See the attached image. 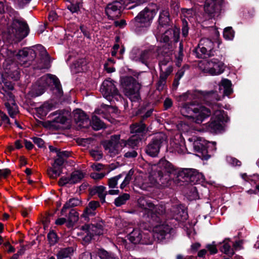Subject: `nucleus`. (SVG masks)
I'll use <instances>...</instances> for the list:
<instances>
[{"instance_id": "nucleus-1", "label": "nucleus", "mask_w": 259, "mask_h": 259, "mask_svg": "<svg viewBox=\"0 0 259 259\" xmlns=\"http://www.w3.org/2000/svg\"><path fill=\"white\" fill-rule=\"evenodd\" d=\"M196 99L203 101L208 105H213L216 101L221 100V97L218 95L216 91L194 90H188L177 97L178 101L182 102L180 105L183 115L196 123L200 124L211 115V112L210 109L198 104H196L194 102H186L188 100Z\"/></svg>"}, {"instance_id": "nucleus-2", "label": "nucleus", "mask_w": 259, "mask_h": 259, "mask_svg": "<svg viewBox=\"0 0 259 259\" xmlns=\"http://www.w3.org/2000/svg\"><path fill=\"white\" fill-rule=\"evenodd\" d=\"M149 208H145L142 212V217L146 222L154 228L155 239L162 240L169 232V226L162 223L163 211L158 209L152 203H148Z\"/></svg>"}, {"instance_id": "nucleus-3", "label": "nucleus", "mask_w": 259, "mask_h": 259, "mask_svg": "<svg viewBox=\"0 0 259 259\" xmlns=\"http://www.w3.org/2000/svg\"><path fill=\"white\" fill-rule=\"evenodd\" d=\"M54 85L58 96L61 97L63 94L62 85L59 78L55 75L48 74L40 77L31 87L28 95L32 98H35L42 95L48 88Z\"/></svg>"}, {"instance_id": "nucleus-4", "label": "nucleus", "mask_w": 259, "mask_h": 259, "mask_svg": "<svg viewBox=\"0 0 259 259\" xmlns=\"http://www.w3.org/2000/svg\"><path fill=\"white\" fill-rule=\"evenodd\" d=\"M155 166L156 181L164 187H169L175 179L177 167L165 158H161Z\"/></svg>"}, {"instance_id": "nucleus-5", "label": "nucleus", "mask_w": 259, "mask_h": 259, "mask_svg": "<svg viewBox=\"0 0 259 259\" xmlns=\"http://www.w3.org/2000/svg\"><path fill=\"white\" fill-rule=\"evenodd\" d=\"M105 221L99 217L92 220L90 224H85L81 226L80 230L83 232L82 240L86 243H89L92 240L95 239L97 236L103 234Z\"/></svg>"}, {"instance_id": "nucleus-6", "label": "nucleus", "mask_w": 259, "mask_h": 259, "mask_svg": "<svg viewBox=\"0 0 259 259\" xmlns=\"http://www.w3.org/2000/svg\"><path fill=\"white\" fill-rule=\"evenodd\" d=\"M120 85L124 95L132 102H138L141 100L140 90L141 84L132 76H126L121 78Z\"/></svg>"}, {"instance_id": "nucleus-7", "label": "nucleus", "mask_w": 259, "mask_h": 259, "mask_svg": "<svg viewBox=\"0 0 259 259\" xmlns=\"http://www.w3.org/2000/svg\"><path fill=\"white\" fill-rule=\"evenodd\" d=\"M229 120L226 112L223 110H215L210 121L205 124V129L211 133H222L225 131V123Z\"/></svg>"}, {"instance_id": "nucleus-8", "label": "nucleus", "mask_w": 259, "mask_h": 259, "mask_svg": "<svg viewBox=\"0 0 259 259\" xmlns=\"http://www.w3.org/2000/svg\"><path fill=\"white\" fill-rule=\"evenodd\" d=\"M154 8L146 7L136 17L132 19L130 24L136 27H147L152 22L158 10V6L154 4Z\"/></svg>"}, {"instance_id": "nucleus-9", "label": "nucleus", "mask_w": 259, "mask_h": 259, "mask_svg": "<svg viewBox=\"0 0 259 259\" xmlns=\"http://www.w3.org/2000/svg\"><path fill=\"white\" fill-rule=\"evenodd\" d=\"M130 242L134 244L149 245L155 240L154 233L148 230L142 231L135 229L127 236Z\"/></svg>"}, {"instance_id": "nucleus-10", "label": "nucleus", "mask_w": 259, "mask_h": 259, "mask_svg": "<svg viewBox=\"0 0 259 259\" xmlns=\"http://www.w3.org/2000/svg\"><path fill=\"white\" fill-rule=\"evenodd\" d=\"M216 142H209L205 139L199 138L193 143L194 151L197 152V155L202 160H208L210 157L208 153L216 150Z\"/></svg>"}, {"instance_id": "nucleus-11", "label": "nucleus", "mask_w": 259, "mask_h": 259, "mask_svg": "<svg viewBox=\"0 0 259 259\" xmlns=\"http://www.w3.org/2000/svg\"><path fill=\"white\" fill-rule=\"evenodd\" d=\"M175 179L179 181L186 182L195 184L199 183L203 176L196 169L193 168H177Z\"/></svg>"}, {"instance_id": "nucleus-12", "label": "nucleus", "mask_w": 259, "mask_h": 259, "mask_svg": "<svg viewBox=\"0 0 259 259\" xmlns=\"http://www.w3.org/2000/svg\"><path fill=\"white\" fill-rule=\"evenodd\" d=\"M167 141L166 135L163 133H159L152 138L144 151L149 156L157 157L159 153L160 149L163 145L166 144Z\"/></svg>"}, {"instance_id": "nucleus-13", "label": "nucleus", "mask_w": 259, "mask_h": 259, "mask_svg": "<svg viewBox=\"0 0 259 259\" xmlns=\"http://www.w3.org/2000/svg\"><path fill=\"white\" fill-rule=\"evenodd\" d=\"M124 0L115 1L108 4L105 8V13L109 20H114L120 18L121 16Z\"/></svg>"}, {"instance_id": "nucleus-14", "label": "nucleus", "mask_w": 259, "mask_h": 259, "mask_svg": "<svg viewBox=\"0 0 259 259\" xmlns=\"http://www.w3.org/2000/svg\"><path fill=\"white\" fill-rule=\"evenodd\" d=\"M167 29L163 33L161 36L160 41L163 42L162 47V48H167L168 49H172V41L171 39H173V41L175 42L179 41L180 38V30L176 27L172 28L168 27Z\"/></svg>"}, {"instance_id": "nucleus-15", "label": "nucleus", "mask_w": 259, "mask_h": 259, "mask_svg": "<svg viewBox=\"0 0 259 259\" xmlns=\"http://www.w3.org/2000/svg\"><path fill=\"white\" fill-rule=\"evenodd\" d=\"M11 27L13 32L15 33L16 36L20 39H23L29 34L28 25L26 22L21 18L13 19Z\"/></svg>"}, {"instance_id": "nucleus-16", "label": "nucleus", "mask_w": 259, "mask_h": 259, "mask_svg": "<svg viewBox=\"0 0 259 259\" xmlns=\"http://www.w3.org/2000/svg\"><path fill=\"white\" fill-rule=\"evenodd\" d=\"M224 0H205L204 10L210 17L219 14L221 10Z\"/></svg>"}, {"instance_id": "nucleus-17", "label": "nucleus", "mask_w": 259, "mask_h": 259, "mask_svg": "<svg viewBox=\"0 0 259 259\" xmlns=\"http://www.w3.org/2000/svg\"><path fill=\"white\" fill-rule=\"evenodd\" d=\"M115 81L110 78L104 80L101 87V90L106 98H113L119 96V92L114 84Z\"/></svg>"}, {"instance_id": "nucleus-18", "label": "nucleus", "mask_w": 259, "mask_h": 259, "mask_svg": "<svg viewBox=\"0 0 259 259\" xmlns=\"http://www.w3.org/2000/svg\"><path fill=\"white\" fill-rule=\"evenodd\" d=\"M157 22L158 23L157 28L160 31L162 28L172 27L173 23L168 9H163L160 11Z\"/></svg>"}, {"instance_id": "nucleus-19", "label": "nucleus", "mask_w": 259, "mask_h": 259, "mask_svg": "<svg viewBox=\"0 0 259 259\" xmlns=\"http://www.w3.org/2000/svg\"><path fill=\"white\" fill-rule=\"evenodd\" d=\"M207 64L209 67L208 72L212 75H217L222 74L225 70V64L218 59H208Z\"/></svg>"}, {"instance_id": "nucleus-20", "label": "nucleus", "mask_w": 259, "mask_h": 259, "mask_svg": "<svg viewBox=\"0 0 259 259\" xmlns=\"http://www.w3.org/2000/svg\"><path fill=\"white\" fill-rule=\"evenodd\" d=\"M155 54V50L153 47L142 50L140 54V63L150 68V63L154 59Z\"/></svg>"}, {"instance_id": "nucleus-21", "label": "nucleus", "mask_w": 259, "mask_h": 259, "mask_svg": "<svg viewBox=\"0 0 259 259\" xmlns=\"http://www.w3.org/2000/svg\"><path fill=\"white\" fill-rule=\"evenodd\" d=\"M172 49H168V48H162V51L159 56V63L158 65L159 69L162 68V66H166L167 64L172 61Z\"/></svg>"}, {"instance_id": "nucleus-22", "label": "nucleus", "mask_w": 259, "mask_h": 259, "mask_svg": "<svg viewBox=\"0 0 259 259\" xmlns=\"http://www.w3.org/2000/svg\"><path fill=\"white\" fill-rule=\"evenodd\" d=\"M73 119L76 123L79 126L85 127V124L89 121V118L86 113L80 109H77L73 112Z\"/></svg>"}, {"instance_id": "nucleus-23", "label": "nucleus", "mask_w": 259, "mask_h": 259, "mask_svg": "<svg viewBox=\"0 0 259 259\" xmlns=\"http://www.w3.org/2000/svg\"><path fill=\"white\" fill-rule=\"evenodd\" d=\"M131 132L135 134V136L141 137L142 139L146 136L148 132L146 123H141L139 122H135L131 125Z\"/></svg>"}, {"instance_id": "nucleus-24", "label": "nucleus", "mask_w": 259, "mask_h": 259, "mask_svg": "<svg viewBox=\"0 0 259 259\" xmlns=\"http://www.w3.org/2000/svg\"><path fill=\"white\" fill-rule=\"evenodd\" d=\"M175 219L177 221L187 220L188 218L187 210L182 204L176 205L172 208Z\"/></svg>"}, {"instance_id": "nucleus-25", "label": "nucleus", "mask_w": 259, "mask_h": 259, "mask_svg": "<svg viewBox=\"0 0 259 259\" xmlns=\"http://www.w3.org/2000/svg\"><path fill=\"white\" fill-rule=\"evenodd\" d=\"M232 85V84L230 80L228 79H222L221 84L219 85V89L223 97L225 96L229 97L233 93Z\"/></svg>"}, {"instance_id": "nucleus-26", "label": "nucleus", "mask_w": 259, "mask_h": 259, "mask_svg": "<svg viewBox=\"0 0 259 259\" xmlns=\"http://www.w3.org/2000/svg\"><path fill=\"white\" fill-rule=\"evenodd\" d=\"M193 52L196 54L197 58L199 59L207 58L213 56L212 53L209 52L208 48H206V47L200 45L199 43L198 45V47L195 48Z\"/></svg>"}, {"instance_id": "nucleus-27", "label": "nucleus", "mask_w": 259, "mask_h": 259, "mask_svg": "<svg viewBox=\"0 0 259 259\" xmlns=\"http://www.w3.org/2000/svg\"><path fill=\"white\" fill-rule=\"evenodd\" d=\"M81 200L79 199L78 198L73 197L70 198L64 204L61 210V214L62 215H64L67 209L77 206H79L81 204Z\"/></svg>"}, {"instance_id": "nucleus-28", "label": "nucleus", "mask_w": 259, "mask_h": 259, "mask_svg": "<svg viewBox=\"0 0 259 259\" xmlns=\"http://www.w3.org/2000/svg\"><path fill=\"white\" fill-rule=\"evenodd\" d=\"M96 255L100 259H120L118 256L111 251H108L103 248L96 250Z\"/></svg>"}, {"instance_id": "nucleus-29", "label": "nucleus", "mask_w": 259, "mask_h": 259, "mask_svg": "<svg viewBox=\"0 0 259 259\" xmlns=\"http://www.w3.org/2000/svg\"><path fill=\"white\" fill-rule=\"evenodd\" d=\"M53 108V106L52 104L44 103L36 109L37 117L41 119H44V117H46L49 112L52 110Z\"/></svg>"}, {"instance_id": "nucleus-30", "label": "nucleus", "mask_w": 259, "mask_h": 259, "mask_svg": "<svg viewBox=\"0 0 259 259\" xmlns=\"http://www.w3.org/2000/svg\"><path fill=\"white\" fill-rule=\"evenodd\" d=\"M89 122L92 128L96 131L105 129L106 127L105 123L96 115L93 116L92 120H89Z\"/></svg>"}, {"instance_id": "nucleus-31", "label": "nucleus", "mask_w": 259, "mask_h": 259, "mask_svg": "<svg viewBox=\"0 0 259 259\" xmlns=\"http://www.w3.org/2000/svg\"><path fill=\"white\" fill-rule=\"evenodd\" d=\"M73 252V249L72 247L61 248L56 254L57 259H65L70 257Z\"/></svg>"}, {"instance_id": "nucleus-32", "label": "nucleus", "mask_w": 259, "mask_h": 259, "mask_svg": "<svg viewBox=\"0 0 259 259\" xmlns=\"http://www.w3.org/2000/svg\"><path fill=\"white\" fill-rule=\"evenodd\" d=\"M84 178V174L80 170H74L70 176L71 185H74L79 183Z\"/></svg>"}, {"instance_id": "nucleus-33", "label": "nucleus", "mask_w": 259, "mask_h": 259, "mask_svg": "<svg viewBox=\"0 0 259 259\" xmlns=\"http://www.w3.org/2000/svg\"><path fill=\"white\" fill-rule=\"evenodd\" d=\"M63 171V168L61 167H58L57 168L49 167L47 169L48 175L50 178L53 179H56L58 177H59Z\"/></svg>"}, {"instance_id": "nucleus-34", "label": "nucleus", "mask_w": 259, "mask_h": 259, "mask_svg": "<svg viewBox=\"0 0 259 259\" xmlns=\"http://www.w3.org/2000/svg\"><path fill=\"white\" fill-rule=\"evenodd\" d=\"M130 198V195L129 194L123 193L115 199L114 204L116 207H120L124 204Z\"/></svg>"}, {"instance_id": "nucleus-35", "label": "nucleus", "mask_w": 259, "mask_h": 259, "mask_svg": "<svg viewBox=\"0 0 259 259\" xmlns=\"http://www.w3.org/2000/svg\"><path fill=\"white\" fill-rule=\"evenodd\" d=\"M125 174V171H123L122 173L109 179L108 180V185L110 188H117L118 181L123 177Z\"/></svg>"}, {"instance_id": "nucleus-36", "label": "nucleus", "mask_w": 259, "mask_h": 259, "mask_svg": "<svg viewBox=\"0 0 259 259\" xmlns=\"http://www.w3.org/2000/svg\"><path fill=\"white\" fill-rule=\"evenodd\" d=\"M134 170L132 168L127 173L125 172V177L120 185V188L121 189H123L125 187H126L130 183L132 179V177L134 174Z\"/></svg>"}, {"instance_id": "nucleus-37", "label": "nucleus", "mask_w": 259, "mask_h": 259, "mask_svg": "<svg viewBox=\"0 0 259 259\" xmlns=\"http://www.w3.org/2000/svg\"><path fill=\"white\" fill-rule=\"evenodd\" d=\"M235 31L231 26L226 27L223 31L224 38L227 40H232L235 36Z\"/></svg>"}, {"instance_id": "nucleus-38", "label": "nucleus", "mask_w": 259, "mask_h": 259, "mask_svg": "<svg viewBox=\"0 0 259 259\" xmlns=\"http://www.w3.org/2000/svg\"><path fill=\"white\" fill-rule=\"evenodd\" d=\"M87 61L84 59L77 60L74 63L75 68L77 72H84L87 69Z\"/></svg>"}, {"instance_id": "nucleus-39", "label": "nucleus", "mask_w": 259, "mask_h": 259, "mask_svg": "<svg viewBox=\"0 0 259 259\" xmlns=\"http://www.w3.org/2000/svg\"><path fill=\"white\" fill-rule=\"evenodd\" d=\"M13 105L14 106H15V107L11 106L9 102L5 103V106L6 108L7 109L10 116L12 118H14L15 117V116L19 111L18 110V107L16 105V103H14Z\"/></svg>"}, {"instance_id": "nucleus-40", "label": "nucleus", "mask_w": 259, "mask_h": 259, "mask_svg": "<svg viewBox=\"0 0 259 259\" xmlns=\"http://www.w3.org/2000/svg\"><path fill=\"white\" fill-rule=\"evenodd\" d=\"M48 240L51 245H54L59 240V237L57 233L53 230L50 231L47 235Z\"/></svg>"}, {"instance_id": "nucleus-41", "label": "nucleus", "mask_w": 259, "mask_h": 259, "mask_svg": "<svg viewBox=\"0 0 259 259\" xmlns=\"http://www.w3.org/2000/svg\"><path fill=\"white\" fill-rule=\"evenodd\" d=\"M96 214L97 212L94 211L87 206L84 208L81 217L84 218V221L89 222L90 220V217H94Z\"/></svg>"}, {"instance_id": "nucleus-42", "label": "nucleus", "mask_w": 259, "mask_h": 259, "mask_svg": "<svg viewBox=\"0 0 259 259\" xmlns=\"http://www.w3.org/2000/svg\"><path fill=\"white\" fill-rule=\"evenodd\" d=\"M142 138L137 136H133L128 139V146L132 148L138 147L139 142L142 140Z\"/></svg>"}, {"instance_id": "nucleus-43", "label": "nucleus", "mask_w": 259, "mask_h": 259, "mask_svg": "<svg viewBox=\"0 0 259 259\" xmlns=\"http://www.w3.org/2000/svg\"><path fill=\"white\" fill-rule=\"evenodd\" d=\"M199 44L200 45H202L208 48L209 52L213 53L214 44L210 39L202 38L200 40Z\"/></svg>"}, {"instance_id": "nucleus-44", "label": "nucleus", "mask_w": 259, "mask_h": 259, "mask_svg": "<svg viewBox=\"0 0 259 259\" xmlns=\"http://www.w3.org/2000/svg\"><path fill=\"white\" fill-rule=\"evenodd\" d=\"M70 4L67 6V9L72 13H78L80 11V7L81 5V3L80 1L77 2V3H69Z\"/></svg>"}, {"instance_id": "nucleus-45", "label": "nucleus", "mask_w": 259, "mask_h": 259, "mask_svg": "<svg viewBox=\"0 0 259 259\" xmlns=\"http://www.w3.org/2000/svg\"><path fill=\"white\" fill-rule=\"evenodd\" d=\"M153 110V108H151L146 111V112L143 113V115L141 114L139 115V120L138 122L141 123H145L147 119L152 115Z\"/></svg>"}, {"instance_id": "nucleus-46", "label": "nucleus", "mask_w": 259, "mask_h": 259, "mask_svg": "<svg viewBox=\"0 0 259 259\" xmlns=\"http://www.w3.org/2000/svg\"><path fill=\"white\" fill-rule=\"evenodd\" d=\"M101 144L105 150H109L110 153L114 152V151L117 149L113 144H112V142L109 140L104 141Z\"/></svg>"}, {"instance_id": "nucleus-47", "label": "nucleus", "mask_w": 259, "mask_h": 259, "mask_svg": "<svg viewBox=\"0 0 259 259\" xmlns=\"http://www.w3.org/2000/svg\"><path fill=\"white\" fill-rule=\"evenodd\" d=\"M150 103L147 102H144L142 104L140 105L138 109L135 112L136 116H139L141 114H143L146 111L147 108L149 106Z\"/></svg>"}, {"instance_id": "nucleus-48", "label": "nucleus", "mask_w": 259, "mask_h": 259, "mask_svg": "<svg viewBox=\"0 0 259 259\" xmlns=\"http://www.w3.org/2000/svg\"><path fill=\"white\" fill-rule=\"evenodd\" d=\"M218 246H220V250L224 253H227L229 250L231 249V245L227 242L222 241L218 243Z\"/></svg>"}, {"instance_id": "nucleus-49", "label": "nucleus", "mask_w": 259, "mask_h": 259, "mask_svg": "<svg viewBox=\"0 0 259 259\" xmlns=\"http://www.w3.org/2000/svg\"><path fill=\"white\" fill-rule=\"evenodd\" d=\"M218 246V244H215V241H213L212 244H206L205 247L209 251L210 254H214L218 252V249L217 246Z\"/></svg>"}, {"instance_id": "nucleus-50", "label": "nucleus", "mask_w": 259, "mask_h": 259, "mask_svg": "<svg viewBox=\"0 0 259 259\" xmlns=\"http://www.w3.org/2000/svg\"><path fill=\"white\" fill-rule=\"evenodd\" d=\"M65 161V159H63L61 157H57L54 158V163L52 164V168H57L58 167H61Z\"/></svg>"}, {"instance_id": "nucleus-51", "label": "nucleus", "mask_w": 259, "mask_h": 259, "mask_svg": "<svg viewBox=\"0 0 259 259\" xmlns=\"http://www.w3.org/2000/svg\"><path fill=\"white\" fill-rule=\"evenodd\" d=\"M71 181L69 177H62L60 178L58 181V185L59 186L63 187L69 184L71 185Z\"/></svg>"}, {"instance_id": "nucleus-52", "label": "nucleus", "mask_w": 259, "mask_h": 259, "mask_svg": "<svg viewBox=\"0 0 259 259\" xmlns=\"http://www.w3.org/2000/svg\"><path fill=\"white\" fill-rule=\"evenodd\" d=\"M38 50L39 51V54L42 58H48L50 56L45 47L41 45H38L37 46Z\"/></svg>"}, {"instance_id": "nucleus-53", "label": "nucleus", "mask_w": 259, "mask_h": 259, "mask_svg": "<svg viewBox=\"0 0 259 259\" xmlns=\"http://www.w3.org/2000/svg\"><path fill=\"white\" fill-rule=\"evenodd\" d=\"M100 202L98 201L92 200L89 202L87 206L95 212H97V209L100 207Z\"/></svg>"}, {"instance_id": "nucleus-54", "label": "nucleus", "mask_w": 259, "mask_h": 259, "mask_svg": "<svg viewBox=\"0 0 259 259\" xmlns=\"http://www.w3.org/2000/svg\"><path fill=\"white\" fill-rule=\"evenodd\" d=\"M79 29L83 33V35L89 39H91V33L89 30L88 28L83 24H81L79 26Z\"/></svg>"}, {"instance_id": "nucleus-55", "label": "nucleus", "mask_w": 259, "mask_h": 259, "mask_svg": "<svg viewBox=\"0 0 259 259\" xmlns=\"http://www.w3.org/2000/svg\"><path fill=\"white\" fill-rule=\"evenodd\" d=\"M31 139L34 143L36 144L38 146V147L42 148L44 147L45 141L41 138L36 137H33Z\"/></svg>"}, {"instance_id": "nucleus-56", "label": "nucleus", "mask_w": 259, "mask_h": 259, "mask_svg": "<svg viewBox=\"0 0 259 259\" xmlns=\"http://www.w3.org/2000/svg\"><path fill=\"white\" fill-rule=\"evenodd\" d=\"M37 122L42 125L44 127H56V126L55 124V122H54V120L53 121L48 120L46 122L37 120Z\"/></svg>"}, {"instance_id": "nucleus-57", "label": "nucleus", "mask_w": 259, "mask_h": 259, "mask_svg": "<svg viewBox=\"0 0 259 259\" xmlns=\"http://www.w3.org/2000/svg\"><path fill=\"white\" fill-rule=\"evenodd\" d=\"M189 66L188 65H184L182 68L179 69L176 75V77L178 78V79H180L184 74L186 69H188Z\"/></svg>"}, {"instance_id": "nucleus-58", "label": "nucleus", "mask_w": 259, "mask_h": 259, "mask_svg": "<svg viewBox=\"0 0 259 259\" xmlns=\"http://www.w3.org/2000/svg\"><path fill=\"white\" fill-rule=\"evenodd\" d=\"M68 118L64 115H59L54 119L55 123L65 124L68 120Z\"/></svg>"}, {"instance_id": "nucleus-59", "label": "nucleus", "mask_w": 259, "mask_h": 259, "mask_svg": "<svg viewBox=\"0 0 259 259\" xmlns=\"http://www.w3.org/2000/svg\"><path fill=\"white\" fill-rule=\"evenodd\" d=\"M90 154L91 155L96 159V160H99L103 157V154L97 150H92L90 151Z\"/></svg>"}, {"instance_id": "nucleus-60", "label": "nucleus", "mask_w": 259, "mask_h": 259, "mask_svg": "<svg viewBox=\"0 0 259 259\" xmlns=\"http://www.w3.org/2000/svg\"><path fill=\"white\" fill-rule=\"evenodd\" d=\"M120 136L119 135H114L111 136L110 141L112 142L114 146L117 148L119 145Z\"/></svg>"}, {"instance_id": "nucleus-61", "label": "nucleus", "mask_w": 259, "mask_h": 259, "mask_svg": "<svg viewBox=\"0 0 259 259\" xmlns=\"http://www.w3.org/2000/svg\"><path fill=\"white\" fill-rule=\"evenodd\" d=\"M228 162L233 166H240L241 165V162L235 157H230L228 158Z\"/></svg>"}, {"instance_id": "nucleus-62", "label": "nucleus", "mask_w": 259, "mask_h": 259, "mask_svg": "<svg viewBox=\"0 0 259 259\" xmlns=\"http://www.w3.org/2000/svg\"><path fill=\"white\" fill-rule=\"evenodd\" d=\"M114 25L116 27H118L120 28H123L126 26L127 23L124 19H121L120 21H114Z\"/></svg>"}, {"instance_id": "nucleus-63", "label": "nucleus", "mask_w": 259, "mask_h": 259, "mask_svg": "<svg viewBox=\"0 0 259 259\" xmlns=\"http://www.w3.org/2000/svg\"><path fill=\"white\" fill-rule=\"evenodd\" d=\"M71 156V153L68 151H61L60 149L58 154L57 157H61L63 159L67 158Z\"/></svg>"}, {"instance_id": "nucleus-64", "label": "nucleus", "mask_w": 259, "mask_h": 259, "mask_svg": "<svg viewBox=\"0 0 259 259\" xmlns=\"http://www.w3.org/2000/svg\"><path fill=\"white\" fill-rule=\"evenodd\" d=\"M172 105V101L169 98H166L163 102V107L165 110L169 109Z\"/></svg>"}]
</instances>
